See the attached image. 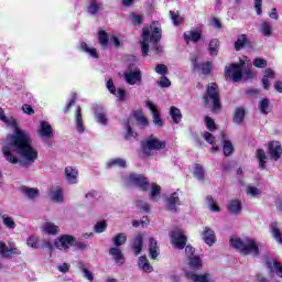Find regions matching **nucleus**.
Returning <instances> with one entry per match:
<instances>
[{"label": "nucleus", "mask_w": 282, "mask_h": 282, "mask_svg": "<svg viewBox=\"0 0 282 282\" xmlns=\"http://www.w3.org/2000/svg\"><path fill=\"white\" fill-rule=\"evenodd\" d=\"M243 63L240 64H230L225 68L226 78H230L234 83H239L243 76Z\"/></svg>", "instance_id": "7"}, {"label": "nucleus", "mask_w": 282, "mask_h": 282, "mask_svg": "<svg viewBox=\"0 0 282 282\" xmlns=\"http://www.w3.org/2000/svg\"><path fill=\"white\" fill-rule=\"evenodd\" d=\"M243 118H246V110L243 108L236 109L234 122H236V124H241L243 122Z\"/></svg>", "instance_id": "42"}, {"label": "nucleus", "mask_w": 282, "mask_h": 282, "mask_svg": "<svg viewBox=\"0 0 282 282\" xmlns=\"http://www.w3.org/2000/svg\"><path fill=\"white\" fill-rule=\"evenodd\" d=\"M247 195L250 197H259L261 195V189L253 185H248L246 188Z\"/></svg>", "instance_id": "49"}, {"label": "nucleus", "mask_w": 282, "mask_h": 282, "mask_svg": "<svg viewBox=\"0 0 282 282\" xmlns=\"http://www.w3.org/2000/svg\"><path fill=\"white\" fill-rule=\"evenodd\" d=\"M108 169L111 166H119L120 169H124L127 166V161L124 159H112L107 163Z\"/></svg>", "instance_id": "44"}, {"label": "nucleus", "mask_w": 282, "mask_h": 282, "mask_svg": "<svg viewBox=\"0 0 282 282\" xmlns=\"http://www.w3.org/2000/svg\"><path fill=\"white\" fill-rule=\"evenodd\" d=\"M51 198L53 199V202H55L56 204H62L64 196H63V188L56 186L54 188L51 189Z\"/></svg>", "instance_id": "28"}, {"label": "nucleus", "mask_w": 282, "mask_h": 282, "mask_svg": "<svg viewBox=\"0 0 282 282\" xmlns=\"http://www.w3.org/2000/svg\"><path fill=\"white\" fill-rule=\"evenodd\" d=\"M100 8H102V4L98 3L96 0H90L88 12L89 14H96Z\"/></svg>", "instance_id": "50"}, {"label": "nucleus", "mask_w": 282, "mask_h": 282, "mask_svg": "<svg viewBox=\"0 0 282 282\" xmlns=\"http://www.w3.org/2000/svg\"><path fill=\"white\" fill-rule=\"evenodd\" d=\"M107 89L108 91H110V94L119 98V100H127V97H126L127 90H124L123 88H119L118 90H116V86L113 85V79H108Z\"/></svg>", "instance_id": "13"}, {"label": "nucleus", "mask_w": 282, "mask_h": 282, "mask_svg": "<svg viewBox=\"0 0 282 282\" xmlns=\"http://www.w3.org/2000/svg\"><path fill=\"white\" fill-rule=\"evenodd\" d=\"M37 133L43 142H47V140H52V138H54V129L52 128V124H50V122L47 121L40 122Z\"/></svg>", "instance_id": "10"}, {"label": "nucleus", "mask_w": 282, "mask_h": 282, "mask_svg": "<svg viewBox=\"0 0 282 282\" xmlns=\"http://www.w3.org/2000/svg\"><path fill=\"white\" fill-rule=\"evenodd\" d=\"M199 39H202V32L198 30H191L184 33V41L186 43H189L191 41L197 43Z\"/></svg>", "instance_id": "21"}, {"label": "nucleus", "mask_w": 282, "mask_h": 282, "mask_svg": "<svg viewBox=\"0 0 282 282\" xmlns=\"http://www.w3.org/2000/svg\"><path fill=\"white\" fill-rule=\"evenodd\" d=\"M98 39L101 47H107L109 45V36L107 35V32L99 31Z\"/></svg>", "instance_id": "51"}, {"label": "nucleus", "mask_w": 282, "mask_h": 282, "mask_svg": "<svg viewBox=\"0 0 282 282\" xmlns=\"http://www.w3.org/2000/svg\"><path fill=\"white\" fill-rule=\"evenodd\" d=\"M3 224L4 226H7V228H17V224L14 223V219H12V217H3Z\"/></svg>", "instance_id": "58"}, {"label": "nucleus", "mask_w": 282, "mask_h": 282, "mask_svg": "<svg viewBox=\"0 0 282 282\" xmlns=\"http://www.w3.org/2000/svg\"><path fill=\"white\" fill-rule=\"evenodd\" d=\"M112 243H113L115 248H120V246H124V243H127V234H124V232L117 234L112 238Z\"/></svg>", "instance_id": "35"}, {"label": "nucleus", "mask_w": 282, "mask_h": 282, "mask_svg": "<svg viewBox=\"0 0 282 282\" xmlns=\"http://www.w3.org/2000/svg\"><path fill=\"white\" fill-rule=\"evenodd\" d=\"M188 264H189V268H192V270H200V268H202V258H199L198 256H193L188 260Z\"/></svg>", "instance_id": "40"}, {"label": "nucleus", "mask_w": 282, "mask_h": 282, "mask_svg": "<svg viewBox=\"0 0 282 282\" xmlns=\"http://www.w3.org/2000/svg\"><path fill=\"white\" fill-rule=\"evenodd\" d=\"M127 184L130 186H137V188H140V191L150 192V197L152 202H158V197H160V191H162V187L155 183H149V180L144 177L141 174H130L128 178H126Z\"/></svg>", "instance_id": "3"}, {"label": "nucleus", "mask_w": 282, "mask_h": 282, "mask_svg": "<svg viewBox=\"0 0 282 282\" xmlns=\"http://www.w3.org/2000/svg\"><path fill=\"white\" fill-rule=\"evenodd\" d=\"M123 76L128 85H142V70L140 68L127 70Z\"/></svg>", "instance_id": "11"}, {"label": "nucleus", "mask_w": 282, "mask_h": 282, "mask_svg": "<svg viewBox=\"0 0 282 282\" xmlns=\"http://www.w3.org/2000/svg\"><path fill=\"white\" fill-rule=\"evenodd\" d=\"M185 254L186 257L188 258V260L192 258V257H195V248L191 247V246H186L185 247Z\"/></svg>", "instance_id": "64"}, {"label": "nucleus", "mask_w": 282, "mask_h": 282, "mask_svg": "<svg viewBox=\"0 0 282 282\" xmlns=\"http://www.w3.org/2000/svg\"><path fill=\"white\" fill-rule=\"evenodd\" d=\"M170 17L174 25H181V23L184 21L182 17H180V13L175 11H170Z\"/></svg>", "instance_id": "53"}, {"label": "nucleus", "mask_w": 282, "mask_h": 282, "mask_svg": "<svg viewBox=\"0 0 282 282\" xmlns=\"http://www.w3.org/2000/svg\"><path fill=\"white\" fill-rule=\"evenodd\" d=\"M253 65H254V67H259L260 69H263V67L268 66V61H265L264 58H261V57H257L253 61Z\"/></svg>", "instance_id": "55"}, {"label": "nucleus", "mask_w": 282, "mask_h": 282, "mask_svg": "<svg viewBox=\"0 0 282 282\" xmlns=\"http://www.w3.org/2000/svg\"><path fill=\"white\" fill-rule=\"evenodd\" d=\"M203 239L207 246H213L216 241L215 231L208 227H205L203 231Z\"/></svg>", "instance_id": "23"}, {"label": "nucleus", "mask_w": 282, "mask_h": 282, "mask_svg": "<svg viewBox=\"0 0 282 282\" xmlns=\"http://www.w3.org/2000/svg\"><path fill=\"white\" fill-rule=\"evenodd\" d=\"M75 127L78 133H85V123L83 122V112L80 106L77 107L75 112Z\"/></svg>", "instance_id": "19"}, {"label": "nucleus", "mask_w": 282, "mask_h": 282, "mask_svg": "<svg viewBox=\"0 0 282 282\" xmlns=\"http://www.w3.org/2000/svg\"><path fill=\"white\" fill-rule=\"evenodd\" d=\"M126 129H127L126 140H131V138H135V132H133L129 123L126 124Z\"/></svg>", "instance_id": "60"}, {"label": "nucleus", "mask_w": 282, "mask_h": 282, "mask_svg": "<svg viewBox=\"0 0 282 282\" xmlns=\"http://www.w3.org/2000/svg\"><path fill=\"white\" fill-rule=\"evenodd\" d=\"M59 230L58 226L54 223L46 221L42 225V232L46 235H58Z\"/></svg>", "instance_id": "25"}, {"label": "nucleus", "mask_w": 282, "mask_h": 282, "mask_svg": "<svg viewBox=\"0 0 282 282\" xmlns=\"http://www.w3.org/2000/svg\"><path fill=\"white\" fill-rule=\"evenodd\" d=\"M156 83L162 88H166L171 85V79L163 75Z\"/></svg>", "instance_id": "57"}, {"label": "nucleus", "mask_w": 282, "mask_h": 282, "mask_svg": "<svg viewBox=\"0 0 282 282\" xmlns=\"http://www.w3.org/2000/svg\"><path fill=\"white\" fill-rule=\"evenodd\" d=\"M145 106L148 107V109H150V111L153 116L154 124H156V127H162L164 124V122L162 121V118H160V112L158 111V106L151 101H147Z\"/></svg>", "instance_id": "15"}, {"label": "nucleus", "mask_w": 282, "mask_h": 282, "mask_svg": "<svg viewBox=\"0 0 282 282\" xmlns=\"http://www.w3.org/2000/svg\"><path fill=\"white\" fill-rule=\"evenodd\" d=\"M107 230V221L102 220L95 225V232H105Z\"/></svg>", "instance_id": "54"}, {"label": "nucleus", "mask_w": 282, "mask_h": 282, "mask_svg": "<svg viewBox=\"0 0 282 282\" xmlns=\"http://www.w3.org/2000/svg\"><path fill=\"white\" fill-rule=\"evenodd\" d=\"M166 148V142L151 135L145 142L142 143L143 153L151 155V151H160Z\"/></svg>", "instance_id": "6"}, {"label": "nucleus", "mask_w": 282, "mask_h": 282, "mask_svg": "<svg viewBox=\"0 0 282 282\" xmlns=\"http://www.w3.org/2000/svg\"><path fill=\"white\" fill-rule=\"evenodd\" d=\"M75 242L74 236L63 235L55 239L54 246L57 250H69Z\"/></svg>", "instance_id": "9"}, {"label": "nucleus", "mask_w": 282, "mask_h": 282, "mask_svg": "<svg viewBox=\"0 0 282 282\" xmlns=\"http://www.w3.org/2000/svg\"><path fill=\"white\" fill-rule=\"evenodd\" d=\"M109 254L113 259L116 265L124 264V253H122V250H120V247L110 248Z\"/></svg>", "instance_id": "14"}, {"label": "nucleus", "mask_w": 282, "mask_h": 282, "mask_svg": "<svg viewBox=\"0 0 282 282\" xmlns=\"http://www.w3.org/2000/svg\"><path fill=\"white\" fill-rule=\"evenodd\" d=\"M205 124L209 131H215L216 126H215V120L210 117H205Z\"/></svg>", "instance_id": "59"}, {"label": "nucleus", "mask_w": 282, "mask_h": 282, "mask_svg": "<svg viewBox=\"0 0 282 282\" xmlns=\"http://www.w3.org/2000/svg\"><path fill=\"white\" fill-rule=\"evenodd\" d=\"M149 252L151 259L160 257V245H158V240L153 237L149 238Z\"/></svg>", "instance_id": "20"}, {"label": "nucleus", "mask_w": 282, "mask_h": 282, "mask_svg": "<svg viewBox=\"0 0 282 282\" xmlns=\"http://www.w3.org/2000/svg\"><path fill=\"white\" fill-rule=\"evenodd\" d=\"M65 177L68 184H78V170L76 167L67 166L65 169Z\"/></svg>", "instance_id": "17"}, {"label": "nucleus", "mask_w": 282, "mask_h": 282, "mask_svg": "<svg viewBox=\"0 0 282 282\" xmlns=\"http://www.w3.org/2000/svg\"><path fill=\"white\" fill-rule=\"evenodd\" d=\"M223 151L226 156L232 155V151H235V148L232 147V142H230L227 138L226 134H223Z\"/></svg>", "instance_id": "31"}, {"label": "nucleus", "mask_w": 282, "mask_h": 282, "mask_svg": "<svg viewBox=\"0 0 282 282\" xmlns=\"http://www.w3.org/2000/svg\"><path fill=\"white\" fill-rule=\"evenodd\" d=\"M170 116L173 122H175V124H180V122H182V111L177 107L175 106L171 107Z\"/></svg>", "instance_id": "34"}, {"label": "nucleus", "mask_w": 282, "mask_h": 282, "mask_svg": "<svg viewBox=\"0 0 282 282\" xmlns=\"http://www.w3.org/2000/svg\"><path fill=\"white\" fill-rule=\"evenodd\" d=\"M209 202V210H212V213H219V205H216L215 200H213V198H208Z\"/></svg>", "instance_id": "61"}, {"label": "nucleus", "mask_w": 282, "mask_h": 282, "mask_svg": "<svg viewBox=\"0 0 282 282\" xmlns=\"http://www.w3.org/2000/svg\"><path fill=\"white\" fill-rule=\"evenodd\" d=\"M275 78V74L274 70H272L271 68H267L264 70V76L262 78V85L264 89H270V82L274 80Z\"/></svg>", "instance_id": "26"}, {"label": "nucleus", "mask_w": 282, "mask_h": 282, "mask_svg": "<svg viewBox=\"0 0 282 282\" xmlns=\"http://www.w3.org/2000/svg\"><path fill=\"white\" fill-rule=\"evenodd\" d=\"M95 118L99 124H107V113H105V110H97L95 112Z\"/></svg>", "instance_id": "48"}, {"label": "nucleus", "mask_w": 282, "mask_h": 282, "mask_svg": "<svg viewBox=\"0 0 282 282\" xmlns=\"http://www.w3.org/2000/svg\"><path fill=\"white\" fill-rule=\"evenodd\" d=\"M231 248L239 250L241 254H252V257H257L259 254V246L252 238H238L231 237L230 239Z\"/></svg>", "instance_id": "4"}, {"label": "nucleus", "mask_w": 282, "mask_h": 282, "mask_svg": "<svg viewBox=\"0 0 282 282\" xmlns=\"http://www.w3.org/2000/svg\"><path fill=\"white\" fill-rule=\"evenodd\" d=\"M246 43H248V39L246 37V35H240L235 42V48L237 50V52H239V50H242Z\"/></svg>", "instance_id": "52"}, {"label": "nucleus", "mask_w": 282, "mask_h": 282, "mask_svg": "<svg viewBox=\"0 0 282 282\" xmlns=\"http://www.w3.org/2000/svg\"><path fill=\"white\" fill-rule=\"evenodd\" d=\"M26 245L34 250L41 248V243L37 236H31L26 240Z\"/></svg>", "instance_id": "47"}, {"label": "nucleus", "mask_w": 282, "mask_h": 282, "mask_svg": "<svg viewBox=\"0 0 282 282\" xmlns=\"http://www.w3.org/2000/svg\"><path fill=\"white\" fill-rule=\"evenodd\" d=\"M208 52L210 56H217L219 54V40L214 39L209 42Z\"/></svg>", "instance_id": "38"}, {"label": "nucleus", "mask_w": 282, "mask_h": 282, "mask_svg": "<svg viewBox=\"0 0 282 282\" xmlns=\"http://www.w3.org/2000/svg\"><path fill=\"white\" fill-rule=\"evenodd\" d=\"M150 30L148 28H143L141 40L142 56H149V45H151L155 54H160V52H162V47L158 44L160 43V39H162V29L160 28V23L153 22L150 25Z\"/></svg>", "instance_id": "2"}, {"label": "nucleus", "mask_w": 282, "mask_h": 282, "mask_svg": "<svg viewBox=\"0 0 282 282\" xmlns=\"http://www.w3.org/2000/svg\"><path fill=\"white\" fill-rule=\"evenodd\" d=\"M243 206L241 205V200L232 199L228 204V210L231 215H241Z\"/></svg>", "instance_id": "22"}, {"label": "nucleus", "mask_w": 282, "mask_h": 282, "mask_svg": "<svg viewBox=\"0 0 282 282\" xmlns=\"http://www.w3.org/2000/svg\"><path fill=\"white\" fill-rule=\"evenodd\" d=\"M156 74H160L161 76H166L169 74V68L164 64H159L155 67Z\"/></svg>", "instance_id": "56"}, {"label": "nucleus", "mask_w": 282, "mask_h": 282, "mask_svg": "<svg viewBox=\"0 0 282 282\" xmlns=\"http://www.w3.org/2000/svg\"><path fill=\"white\" fill-rule=\"evenodd\" d=\"M131 19H132L133 25H140V23H142V15L132 13Z\"/></svg>", "instance_id": "63"}, {"label": "nucleus", "mask_w": 282, "mask_h": 282, "mask_svg": "<svg viewBox=\"0 0 282 282\" xmlns=\"http://www.w3.org/2000/svg\"><path fill=\"white\" fill-rule=\"evenodd\" d=\"M192 66L194 69H199L202 74L205 76H208L210 72H213V63L212 62H205L202 64L197 63V57H192Z\"/></svg>", "instance_id": "12"}, {"label": "nucleus", "mask_w": 282, "mask_h": 282, "mask_svg": "<svg viewBox=\"0 0 282 282\" xmlns=\"http://www.w3.org/2000/svg\"><path fill=\"white\" fill-rule=\"evenodd\" d=\"M261 34L263 36H272V24L270 22H262L261 28H260Z\"/></svg>", "instance_id": "46"}, {"label": "nucleus", "mask_w": 282, "mask_h": 282, "mask_svg": "<svg viewBox=\"0 0 282 282\" xmlns=\"http://www.w3.org/2000/svg\"><path fill=\"white\" fill-rule=\"evenodd\" d=\"M0 120L10 129H13V133L7 135L6 143L2 147V153L7 162L19 164L20 158L25 166H32L39 160V150L34 147L30 132L19 128L14 117L6 116L3 108H0Z\"/></svg>", "instance_id": "1"}, {"label": "nucleus", "mask_w": 282, "mask_h": 282, "mask_svg": "<svg viewBox=\"0 0 282 282\" xmlns=\"http://www.w3.org/2000/svg\"><path fill=\"white\" fill-rule=\"evenodd\" d=\"M182 203L180 202V191L174 192L166 200V206L169 210H177V206H181Z\"/></svg>", "instance_id": "18"}, {"label": "nucleus", "mask_w": 282, "mask_h": 282, "mask_svg": "<svg viewBox=\"0 0 282 282\" xmlns=\"http://www.w3.org/2000/svg\"><path fill=\"white\" fill-rule=\"evenodd\" d=\"M80 47L83 52H85L86 54H89L91 58H98V52L96 51V48L89 47V45H87V43L85 42H82Z\"/></svg>", "instance_id": "41"}, {"label": "nucleus", "mask_w": 282, "mask_h": 282, "mask_svg": "<svg viewBox=\"0 0 282 282\" xmlns=\"http://www.w3.org/2000/svg\"><path fill=\"white\" fill-rule=\"evenodd\" d=\"M259 110L264 116H268V113H270V111H271V109H270V99L264 98V99L260 100Z\"/></svg>", "instance_id": "37"}, {"label": "nucleus", "mask_w": 282, "mask_h": 282, "mask_svg": "<svg viewBox=\"0 0 282 282\" xmlns=\"http://www.w3.org/2000/svg\"><path fill=\"white\" fill-rule=\"evenodd\" d=\"M142 246H144V239L142 235H138L132 243V249L134 250V254H140L142 252Z\"/></svg>", "instance_id": "30"}, {"label": "nucleus", "mask_w": 282, "mask_h": 282, "mask_svg": "<svg viewBox=\"0 0 282 282\" xmlns=\"http://www.w3.org/2000/svg\"><path fill=\"white\" fill-rule=\"evenodd\" d=\"M269 153L272 160H279L282 154L281 143L279 141H272L269 143Z\"/></svg>", "instance_id": "16"}, {"label": "nucleus", "mask_w": 282, "mask_h": 282, "mask_svg": "<svg viewBox=\"0 0 282 282\" xmlns=\"http://www.w3.org/2000/svg\"><path fill=\"white\" fill-rule=\"evenodd\" d=\"M133 118L137 120L139 127H141L142 129H144V127H149V119H147L142 110L134 111Z\"/></svg>", "instance_id": "27"}, {"label": "nucleus", "mask_w": 282, "mask_h": 282, "mask_svg": "<svg viewBox=\"0 0 282 282\" xmlns=\"http://www.w3.org/2000/svg\"><path fill=\"white\" fill-rule=\"evenodd\" d=\"M270 229L274 239L278 241V243H282V236H281V229H279V224L272 223L270 225Z\"/></svg>", "instance_id": "36"}, {"label": "nucleus", "mask_w": 282, "mask_h": 282, "mask_svg": "<svg viewBox=\"0 0 282 282\" xmlns=\"http://www.w3.org/2000/svg\"><path fill=\"white\" fill-rule=\"evenodd\" d=\"M22 192L29 199H36L39 197V189L36 188L24 187Z\"/></svg>", "instance_id": "43"}, {"label": "nucleus", "mask_w": 282, "mask_h": 282, "mask_svg": "<svg viewBox=\"0 0 282 282\" xmlns=\"http://www.w3.org/2000/svg\"><path fill=\"white\" fill-rule=\"evenodd\" d=\"M194 175H195V177H196L199 182H202V181H204V177H205V175H206V172L204 171V167H203L202 165L196 164V165L194 166Z\"/></svg>", "instance_id": "45"}, {"label": "nucleus", "mask_w": 282, "mask_h": 282, "mask_svg": "<svg viewBox=\"0 0 282 282\" xmlns=\"http://www.w3.org/2000/svg\"><path fill=\"white\" fill-rule=\"evenodd\" d=\"M267 265L271 272V274H276V276H280L282 279V267L281 263L276 260L268 261Z\"/></svg>", "instance_id": "24"}, {"label": "nucleus", "mask_w": 282, "mask_h": 282, "mask_svg": "<svg viewBox=\"0 0 282 282\" xmlns=\"http://www.w3.org/2000/svg\"><path fill=\"white\" fill-rule=\"evenodd\" d=\"M203 102L205 107H213L214 111L221 109V104L219 102V86H217L216 83H212L207 86V90L203 96Z\"/></svg>", "instance_id": "5"}, {"label": "nucleus", "mask_w": 282, "mask_h": 282, "mask_svg": "<svg viewBox=\"0 0 282 282\" xmlns=\"http://www.w3.org/2000/svg\"><path fill=\"white\" fill-rule=\"evenodd\" d=\"M256 155L259 162V167L263 171L268 162V156L265 155V151H263V149H258Z\"/></svg>", "instance_id": "33"}, {"label": "nucleus", "mask_w": 282, "mask_h": 282, "mask_svg": "<svg viewBox=\"0 0 282 282\" xmlns=\"http://www.w3.org/2000/svg\"><path fill=\"white\" fill-rule=\"evenodd\" d=\"M203 138L206 140V142H208V144H212V151L214 153L219 151V147L215 145V135H213L210 132H204Z\"/></svg>", "instance_id": "39"}, {"label": "nucleus", "mask_w": 282, "mask_h": 282, "mask_svg": "<svg viewBox=\"0 0 282 282\" xmlns=\"http://www.w3.org/2000/svg\"><path fill=\"white\" fill-rule=\"evenodd\" d=\"M170 237L172 239V245L177 250H184L186 247L187 238L184 236V231L182 229H174L171 231Z\"/></svg>", "instance_id": "8"}, {"label": "nucleus", "mask_w": 282, "mask_h": 282, "mask_svg": "<svg viewBox=\"0 0 282 282\" xmlns=\"http://www.w3.org/2000/svg\"><path fill=\"white\" fill-rule=\"evenodd\" d=\"M138 265L143 272H153V267L151 265V263H149V259H147V257L144 256H141L139 258Z\"/></svg>", "instance_id": "29"}, {"label": "nucleus", "mask_w": 282, "mask_h": 282, "mask_svg": "<svg viewBox=\"0 0 282 282\" xmlns=\"http://www.w3.org/2000/svg\"><path fill=\"white\" fill-rule=\"evenodd\" d=\"M22 111L23 113H26L28 116H32V113H34V108H32V106L24 104L22 106Z\"/></svg>", "instance_id": "62"}, {"label": "nucleus", "mask_w": 282, "mask_h": 282, "mask_svg": "<svg viewBox=\"0 0 282 282\" xmlns=\"http://www.w3.org/2000/svg\"><path fill=\"white\" fill-rule=\"evenodd\" d=\"M0 254L1 257L6 258V257H10V254H19V252H17V248H8V246L6 245V242L0 241Z\"/></svg>", "instance_id": "32"}]
</instances>
